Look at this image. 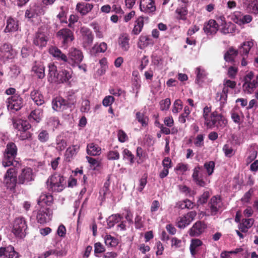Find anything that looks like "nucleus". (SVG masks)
Wrapping results in <instances>:
<instances>
[{
  "label": "nucleus",
  "mask_w": 258,
  "mask_h": 258,
  "mask_svg": "<svg viewBox=\"0 0 258 258\" xmlns=\"http://www.w3.org/2000/svg\"><path fill=\"white\" fill-rule=\"evenodd\" d=\"M17 154V147L13 142L9 143L4 153L2 164L5 167L14 165L15 159Z\"/></svg>",
  "instance_id": "nucleus-1"
},
{
  "label": "nucleus",
  "mask_w": 258,
  "mask_h": 258,
  "mask_svg": "<svg viewBox=\"0 0 258 258\" xmlns=\"http://www.w3.org/2000/svg\"><path fill=\"white\" fill-rule=\"evenodd\" d=\"M227 120L221 113L215 111L210 114V118L204 122L207 128L212 129L214 127L223 128L227 124Z\"/></svg>",
  "instance_id": "nucleus-2"
},
{
  "label": "nucleus",
  "mask_w": 258,
  "mask_h": 258,
  "mask_svg": "<svg viewBox=\"0 0 258 258\" xmlns=\"http://www.w3.org/2000/svg\"><path fill=\"white\" fill-rule=\"evenodd\" d=\"M47 188L52 191L60 192L66 185L64 177L59 174H54L46 182Z\"/></svg>",
  "instance_id": "nucleus-3"
},
{
  "label": "nucleus",
  "mask_w": 258,
  "mask_h": 258,
  "mask_svg": "<svg viewBox=\"0 0 258 258\" xmlns=\"http://www.w3.org/2000/svg\"><path fill=\"white\" fill-rule=\"evenodd\" d=\"M27 229L26 221L23 217H18L14 220L12 231L16 236L24 237L26 235Z\"/></svg>",
  "instance_id": "nucleus-4"
},
{
  "label": "nucleus",
  "mask_w": 258,
  "mask_h": 258,
  "mask_svg": "<svg viewBox=\"0 0 258 258\" xmlns=\"http://www.w3.org/2000/svg\"><path fill=\"white\" fill-rule=\"evenodd\" d=\"M84 56L82 52L76 48H71L68 53L67 62L72 66L79 65L83 60Z\"/></svg>",
  "instance_id": "nucleus-5"
},
{
  "label": "nucleus",
  "mask_w": 258,
  "mask_h": 258,
  "mask_svg": "<svg viewBox=\"0 0 258 258\" xmlns=\"http://www.w3.org/2000/svg\"><path fill=\"white\" fill-rule=\"evenodd\" d=\"M15 55L12 46L8 43H4L0 47V59L5 62L13 58Z\"/></svg>",
  "instance_id": "nucleus-6"
},
{
  "label": "nucleus",
  "mask_w": 258,
  "mask_h": 258,
  "mask_svg": "<svg viewBox=\"0 0 258 258\" xmlns=\"http://www.w3.org/2000/svg\"><path fill=\"white\" fill-rule=\"evenodd\" d=\"M82 44L84 48L90 46L93 41L94 36L91 31L87 27H82L80 30Z\"/></svg>",
  "instance_id": "nucleus-7"
},
{
  "label": "nucleus",
  "mask_w": 258,
  "mask_h": 258,
  "mask_svg": "<svg viewBox=\"0 0 258 258\" xmlns=\"http://www.w3.org/2000/svg\"><path fill=\"white\" fill-rule=\"evenodd\" d=\"M196 215V212L191 211L183 216L179 217L177 220V226L180 229L184 228L194 220Z\"/></svg>",
  "instance_id": "nucleus-8"
},
{
  "label": "nucleus",
  "mask_w": 258,
  "mask_h": 258,
  "mask_svg": "<svg viewBox=\"0 0 258 258\" xmlns=\"http://www.w3.org/2000/svg\"><path fill=\"white\" fill-rule=\"evenodd\" d=\"M23 99L19 95L16 94L8 99V109L19 110L23 106Z\"/></svg>",
  "instance_id": "nucleus-9"
},
{
  "label": "nucleus",
  "mask_w": 258,
  "mask_h": 258,
  "mask_svg": "<svg viewBox=\"0 0 258 258\" xmlns=\"http://www.w3.org/2000/svg\"><path fill=\"white\" fill-rule=\"evenodd\" d=\"M16 170L14 168L8 170L4 177V182L7 187L10 189H13L16 184Z\"/></svg>",
  "instance_id": "nucleus-10"
},
{
  "label": "nucleus",
  "mask_w": 258,
  "mask_h": 258,
  "mask_svg": "<svg viewBox=\"0 0 258 258\" xmlns=\"http://www.w3.org/2000/svg\"><path fill=\"white\" fill-rule=\"evenodd\" d=\"M154 0H140V9L146 14H152L156 11Z\"/></svg>",
  "instance_id": "nucleus-11"
},
{
  "label": "nucleus",
  "mask_w": 258,
  "mask_h": 258,
  "mask_svg": "<svg viewBox=\"0 0 258 258\" xmlns=\"http://www.w3.org/2000/svg\"><path fill=\"white\" fill-rule=\"evenodd\" d=\"M220 26V31L224 34L233 33L235 31V25L231 22H226L224 18L221 17L218 20Z\"/></svg>",
  "instance_id": "nucleus-12"
},
{
  "label": "nucleus",
  "mask_w": 258,
  "mask_h": 258,
  "mask_svg": "<svg viewBox=\"0 0 258 258\" xmlns=\"http://www.w3.org/2000/svg\"><path fill=\"white\" fill-rule=\"evenodd\" d=\"M57 36L62 40L63 44H66L74 40L73 32L68 28L60 29L57 33Z\"/></svg>",
  "instance_id": "nucleus-13"
},
{
  "label": "nucleus",
  "mask_w": 258,
  "mask_h": 258,
  "mask_svg": "<svg viewBox=\"0 0 258 258\" xmlns=\"http://www.w3.org/2000/svg\"><path fill=\"white\" fill-rule=\"evenodd\" d=\"M0 257H3V258H19V254L15 250L13 246L9 245L7 247L0 248Z\"/></svg>",
  "instance_id": "nucleus-14"
},
{
  "label": "nucleus",
  "mask_w": 258,
  "mask_h": 258,
  "mask_svg": "<svg viewBox=\"0 0 258 258\" xmlns=\"http://www.w3.org/2000/svg\"><path fill=\"white\" fill-rule=\"evenodd\" d=\"M219 25L216 21L211 19L205 23L203 30L207 35H213L218 30Z\"/></svg>",
  "instance_id": "nucleus-15"
},
{
  "label": "nucleus",
  "mask_w": 258,
  "mask_h": 258,
  "mask_svg": "<svg viewBox=\"0 0 258 258\" xmlns=\"http://www.w3.org/2000/svg\"><path fill=\"white\" fill-rule=\"evenodd\" d=\"M51 214V211L49 209L46 208L41 209L39 210L37 215L38 222L41 224L46 223L50 219Z\"/></svg>",
  "instance_id": "nucleus-16"
},
{
  "label": "nucleus",
  "mask_w": 258,
  "mask_h": 258,
  "mask_svg": "<svg viewBox=\"0 0 258 258\" xmlns=\"http://www.w3.org/2000/svg\"><path fill=\"white\" fill-rule=\"evenodd\" d=\"M222 203L220 198L213 197L209 203L211 214L215 215L222 206Z\"/></svg>",
  "instance_id": "nucleus-17"
},
{
  "label": "nucleus",
  "mask_w": 258,
  "mask_h": 258,
  "mask_svg": "<svg viewBox=\"0 0 258 258\" xmlns=\"http://www.w3.org/2000/svg\"><path fill=\"white\" fill-rule=\"evenodd\" d=\"M32 180H33V176L30 168L24 169L19 176V182L21 184L27 183Z\"/></svg>",
  "instance_id": "nucleus-18"
},
{
  "label": "nucleus",
  "mask_w": 258,
  "mask_h": 258,
  "mask_svg": "<svg viewBox=\"0 0 258 258\" xmlns=\"http://www.w3.org/2000/svg\"><path fill=\"white\" fill-rule=\"evenodd\" d=\"M49 52L57 60L67 62L68 60L67 56L56 46H50L49 48Z\"/></svg>",
  "instance_id": "nucleus-19"
},
{
  "label": "nucleus",
  "mask_w": 258,
  "mask_h": 258,
  "mask_svg": "<svg viewBox=\"0 0 258 258\" xmlns=\"http://www.w3.org/2000/svg\"><path fill=\"white\" fill-rule=\"evenodd\" d=\"M202 168V167L199 166L196 167L194 169L192 177L193 180L197 184L200 186L204 187L206 185V182L202 177V173H201Z\"/></svg>",
  "instance_id": "nucleus-20"
},
{
  "label": "nucleus",
  "mask_w": 258,
  "mask_h": 258,
  "mask_svg": "<svg viewBox=\"0 0 258 258\" xmlns=\"http://www.w3.org/2000/svg\"><path fill=\"white\" fill-rule=\"evenodd\" d=\"M47 40L48 39L44 33L38 32L34 37L33 43L39 47H43L46 46Z\"/></svg>",
  "instance_id": "nucleus-21"
},
{
  "label": "nucleus",
  "mask_w": 258,
  "mask_h": 258,
  "mask_svg": "<svg viewBox=\"0 0 258 258\" xmlns=\"http://www.w3.org/2000/svg\"><path fill=\"white\" fill-rule=\"evenodd\" d=\"M58 73L57 67L54 64L50 63L48 65V81L50 83H57L58 82Z\"/></svg>",
  "instance_id": "nucleus-22"
},
{
  "label": "nucleus",
  "mask_w": 258,
  "mask_h": 258,
  "mask_svg": "<svg viewBox=\"0 0 258 258\" xmlns=\"http://www.w3.org/2000/svg\"><path fill=\"white\" fill-rule=\"evenodd\" d=\"M243 4L248 12L258 13V0H243Z\"/></svg>",
  "instance_id": "nucleus-23"
},
{
  "label": "nucleus",
  "mask_w": 258,
  "mask_h": 258,
  "mask_svg": "<svg viewBox=\"0 0 258 258\" xmlns=\"http://www.w3.org/2000/svg\"><path fill=\"white\" fill-rule=\"evenodd\" d=\"M94 6L92 4L80 3L76 6V10L82 16L87 15L93 9Z\"/></svg>",
  "instance_id": "nucleus-24"
},
{
  "label": "nucleus",
  "mask_w": 258,
  "mask_h": 258,
  "mask_svg": "<svg viewBox=\"0 0 258 258\" xmlns=\"http://www.w3.org/2000/svg\"><path fill=\"white\" fill-rule=\"evenodd\" d=\"M18 21L14 18L9 17L7 21V26L4 30V32H15L18 30Z\"/></svg>",
  "instance_id": "nucleus-25"
},
{
  "label": "nucleus",
  "mask_w": 258,
  "mask_h": 258,
  "mask_svg": "<svg viewBox=\"0 0 258 258\" xmlns=\"http://www.w3.org/2000/svg\"><path fill=\"white\" fill-rule=\"evenodd\" d=\"M32 71L39 79H42L45 76V68L41 62H35L32 68Z\"/></svg>",
  "instance_id": "nucleus-26"
},
{
  "label": "nucleus",
  "mask_w": 258,
  "mask_h": 258,
  "mask_svg": "<svg viewBox=\"0 0 258 258\" xmlns=\"http://www.w3.org/2000/svg\"><path fill=\"white\" fill-rule=\"evenodd\" d=\"M205 225L201 222H196L190 229L189 234L191 236H197L203 232Z\"/></svg>",
  "instance_id": "nucleus-27"
},
{
  "label": "nucleus",
  "mask_w": 258,
  "mask_h": 258,
  "mask_svg": "<svg viewBox=\"0 0 258 258\" xmlns=\"http://www.w3.org/2000/svg\"><path fill=\"white\" fill-rule=\"evenodd\" d=\"M234 22L239 25L248 24L252 21V17L249 15H242L237 14L234 15Z\"/></svg>",
  "instance_id": "nucleus-28"
},
{
  "label": "nucleus",
  "mask_w": 258,
  "mask_h": 258,
  "mask_svg": "<svg viewBox=\"0 0 258 258\" xmlns=\"http://www.w3.org/2000/svg\"><path fill=\"white\" fill-rule=\"evenodd\" d=\"M153 44L154 42L150 36L141 35L138 40V47L141 49H143L147 46Z\"/></svg>",
  "instance_id": "nucleus-29"
},
{
  "label": "nucleus",
  "mask_w": 258,
  "mask_h": 258,
  "mask_svg": "<svg viewBox=\"0 0 258 258\" xmlns=\"http://www.w3.org/2000/svg\"><path fill=\"white\" fill-rule=\"evenodd\" d=\"M52 105L54 110L60 111L65 108L67 105V101L61 97H57L53 100Z\"/></svg>",
  "instance_id": "nucleus-30"
},
{
  "label": "nucleus",
  "mask_w": 258,
  "mask_h": 258,
  "mask_svg": "<svg viewBox=\"0 0 258 258\" xmlns=\"http://www.w3.org/2000/svg\"><path fill=\"white\" fill-rule=\"evenodd\" d=\"M254 220L252 218L243 219L238 225L239 230L241 232L246 233L248 229L252 226Z\"/></svg>",
  "instance_id": "nucleus-31"
},
{
  "label": "nucleus",
  "mask_w": 258,
  "mask_h": 258,
  "mask_svg": "<svg viewBox=\"0 0 258 258\" xmlns=\"http://www.w3.org/2000/svg\"><path fill=\"white\" fill-rule=\"evenodd\" d=\"M72 71L62 70L58 73L57 84L67 82L72 78Z\"/></svg>",
  "instance_id": "nucleus-32"
},
{
  "label": "nucleus",
  "mask_w": 258,
  "mask_h": 258,
  "mask_svg": "<svg viewBox=\"0 0 258 258\" xmlns=\"http://www.w3.org/2000/svg\"><path fill=\"white\" fill-rule=\"evenodd\" d=\"M144 25V18L143 17H138L135 22L134 26L132 31V34L138 35L142 31Z\"/></svg>",
  "instance_id": "nucleus-33"
},
{
  "label": "nucleus",
  "mask_w": 258,
  "mask_h": 258,
  "mask_svg": "<svg viewBox=\"0 0 258 258\" xmlns=\"http://www.w3.org/2000/svg\"><path fill=\"white\" fill-rule=\"evenodd\" d=\"M195 73L196 74V83L201 84L207 78L208 73L205 69L200 67L196 68Z\"/></svg>",
  "instance_id": "nucleus-34"
},
{
  "label": "nucleus",
  "mask_w": 258,
  "mask_h": 258,
  "mask_svg": "<svg viewBox=\"0 0 258 258\" xmlns=\"http://www.w3.org/2000/svg\"><path fill=\"white\" fill-rule=\"evenodd\" d=\"M202 241L199 239H192L190 244V252L192 256H195L198 253L200 247L202 246Z\"/></svg>",
  "instance_id": "nucleus-35"
},
{
  "label": "nucleus",
  "mask_w": 258,
  "mask_h": 258,
  "mask_svg": "<svg viewBox=\"0 0 258 258\" xmlns=\"http://www.w3.org/2000/svg\"><path fill=\"white\" fill-rule=\"evenodd\" d=\"M130 37L126 34L120 35L118 39V44L124 51H127L130 47L129 43Z\"/></svg>",
  "instance_id": "nucleus-36"
},
{
  "label": "nucleus",
  "mask_w": 258,
  "mask_h": 258,
  "mask_svg": "<svg viewBox=\"0 0 258 258\" xmlns=\"http://www.w3.org/2000/svg\"><path fill=\"white\" fill-rule=\"evenodd\" d=\"M87 152L91 156H97L101 154V149L97 145L91 143L87 145Z\"/></svg>",
  "instance_id": "nucleus-37"
},
{
  "label": "nucleus",
  "mask_w": 258,
  "mask_h": 258,
  "mask_svg": "<svg viewBox=\"0 0 258 258\" xmlns=\"http://www.w3.org/2000/svg\"><path fill=\"white\" fill-rule=\"evenodd\" d=\"M253 46V40L251 39L243 42L239 49V52L241 55H247L251 48Z\"/></svg>",
  "instance_id": "nucleus-38"
},
{
  "label": "nucleus",
  "mask_w": 258,
  "mask_h": 258,
  "mask_svg": "<svg viewBox=\"0 0 258 258\" xmlns=\"http://www.w3.org/2000/svg\"><path fill=\"white\" fill-rule=\"evenodd\" d=\"M30 95L32 99L37 105H41L44 102L43 96L38 90H33Z\"/></svg>",
  "instance_id": "nucleus-39"
},
{
  "label": "nucleus",
  "mask_w": 258,
  "mask_h": 258,
  "mask_svg": "<svg viewBox=\"0 0 258 258\" xmlns=\"http://www.w3.org/2000/svg\"><path fill=\"white\" fill-rule=\"evenodd\" d=\"M14 127L19 131H26L30 128V124L25 120H18L14 122Z\"/></svg>",
  "instance_id": "nucleus-40"
},
{
  "label": "nucleus",
  "mask_w": 258,
  "mask_h": 258,
  "mask_svg": "<svg viewBox=\"0 0 258 258\" xmlns=\"http://www.w3.org/2000/svg\"><path fill=\"white\" fill-rule=\"evenodd\" d=\"M53 200V197L51 195L42 194L40 196L37 202L39 205H42L43 204L49 205L52 203Z\"/></svg>",
  "instance_id": "nucleus-41"
},
{
  "label": "nucleus",
  "mask_w": 258,
  "mask_h": 258,
  "mask_svg": "<svg viewBox=\"0 0 258 258\" xmlns=\"http://www.w3.org/2000/svg\"><path fill=\"white\" fill-rule=\"evenodd\" d=\"M42 112L40 109H35L31 111L29 116L30 121H35L36 122H39L41 118Z\"/></svg>",
  "instance_id": "nucleus-42"
},
{
  "label": "nucleus",
  "mask_w": 258,
  "mask_h": 258,
  "mask_svg": "<svg viewBox=\"0 0 258 258\" xmlns=\"http://www.w3.org/2000/svg\"><path fill=\"white\" fill-rule=\"evenodd\" d=\"M257 82L255 80H252V82H244L243 85V89L245 92L247 93H251L254 89L256 88Z\"/></svg>",
  "instance_id": "nucleus-43"
},
{
  "label": "nucleus",
  "mask_w": 258,
  "mask_h": 258,
  "mask_svg": "<svg viewBox=\"0 0 258 258\" xmlns=\"http://www.w3.org/2000/svg\"><path fill=\"white\" fill-rule=\"evenodd\" d=\"M228 91V89L225 87L223 88L222 92L217 93L216 99L220 102L221 104H224L226 103Z\"/></svg>",
  "instance_id": "nucleus-44"
},
{
  "label": "nucleus",
  "mask_w": 258,
  "mask_h": 258,
  "mask_svg": "<svg viewBox=\"0 0 258 258\" xmlns=\"http://www.w3.org/2000/svg\"><path fill=\"white\" fill-rule=\"evenodd\" d=\"M237 51L233 48H230L224 54V59L226 61L232 62L237 54Z\"/></svg>",
  "instance_id": "nucleus-45"
},
{
  "label": "nucleus",
  "mask_w": 258,
  "mask_h": 258,
  "mask_svg": "<svg viewBox=\"0 0 258 258\" xmlns=\"http://www.w3.org/2000/svg\"><path fill=\"white\" fill-rule=\"evenodd\" d=\"M120 219L121 218L119 215H112L109 216L107 220L108 227L110 228L112 227L115 223L120 221Z\"/></svg>",
  "instance_id": "nucleus-46"
},
{
  "label": "nucleus",
  "mask_w": 258,
  "mask_h": 258,
  "mask_svg": "<svg viewBox=\"0 0 258 258\" xmlns=\"http://www.w3.org/2000/svg\"><path fill=\"white\" fill-rule=\"evenodd\" d=\"M123 159L130 161V165L134 163V155L127 149H124L122 151Z\"/></svg>",
  "instance_id": "nucleus-47"
},
{
  "label": "nucleus",
  "mask_w": 258,
  "mask_h": 258,
  "mask_svg": "<svg viewBox=\"0 0 258 258\" xmlns=\"http://www.w3.org/2000/svg\"><path fill=\"white\" fill-rule=\"evenodd\" d=\"M136 119L142 124L143 126H147L148 122V118L143 113L138 112L136 113Z\"/></svg>",
  "instance_id": "nucleus-48"
},
{
  "label": "nucleus",
  "mask_w": 258,
  "mask_h": 258,
  "mask_svg": "<svg viewBox=\"0 0 258 258\" xmlns=\"http://www.w3.org/2000/svg\"><path fill=\"white\" fill-rule=\"evenodd\" d=\"M104 242L106 245L115 246L117 244V240L110 235H106L104 237Z\"/></svg>",
  "instance_id": "nucleus-49"
},
{
  "label": "nucleus",
  "mask_w": 258,
  "mask_h": 258,
  "mask_svg": "<svg viewBox=\"0 0 258 258\" xmlns=\"http://www.w3.org/2000/svg\"><path fill=\"white\" fill-rule=\"evenodd\" d=\"M107 48V44L105 42H101V43L96 44L92 48V50L96 53L104 52Z\"/></svg>",
  "instance_id": "nucleus-50"
},
{
  "label": "nucleus",
  "mask_w": 258,
  "mask_h": 258,
  "mask_svg": "<svg viewBox=\"0 0 258 258\" xmlns=\"http://www.w3.org/2000/svg\"><path fill=\"white\" fill-rule=\"evenodd\" d=\"M191 111L189 110V107L187 106L184 108V112L181 114L178 118L179 121L182 123H185L186 121V118L190 114Z\"/></svg>",
  "instance_id": "nucleus-51"
},
{
  "label": "nucleus",
  "mask_w": 258,
  "mask_h": 258,
  "mask_svg": "<svg viewBox=\"0 0 258 258\" xmlns=\"http://www.w3.org/2000/svg\"><path fill=\"white\" fill-rule=\"evenodd\" d=\"M223 151L226 157H231L234 154V151L231 146L225 144L223 147Z\"/></svg>",
  "instance_id": "nucleus-52"
},
{
  "label": "nucleus",
  "mask_w": 258,
  "mask_h": 258,
  "mask_svg": "<svg viewBox=\"0 0 258 258\" xmlns=\"http://www.w3.org/2000/svg\"><path fill=\"white\" fill-rule=\"evenodd\" d=\"M49 137V134L46 131L42 130L38 134V139L41 142L44 143L48 140Z\"/></svg>",
  "instance_id": "nucleus-53"
},
{
  "label": "nucleus",
  "mask_w": 258,
  "mask_h": 258,
  "mask_svg": "<svg viewBox=\"0 0 258 258\" xmlns=\"http://www.w3.org/2000/svg\"><path fill=\"white\" fill-rule=\"evenodd\" d=\"M107 157L109 160H118L120 157V154L116 150H111L108 152Z\"/></svg>",
  "instance_id": "nucleus-54"
},
{
  "label": "nucleus",
  "mask_w": 258,
  "mask_h": 258,
  "mask_svg": "<svg viewBox=\"0 0 258 258\" xmlns=\"http://www.w3.org/2000/svg\"><path fill=\"white\" fill-rule=\"evenodd\" d=\"M204 167L206 169L209 175H211L214 171L215 163L213 161H209L204 164Z\"/></svg>",
  "instance_id": "nucleus-55"
},
{
  "label": "nucleus",
  "mask_w": 258,
  "mask_h": 258,
  "mask_svg": "<svg viewBox=\"0 0 258 258\" xmlns=\"http://www.w3.org/2000/svg\"><path fill=\"white\" fill-rule=\"evenodd\" d=\"M67 147V142L65 140L63 139H61L60 138H57L56 139V149L58 151H62L63 150Z\"/></svg>",
  "instance_id": "nucleus-56"
},
{
  "label": "nucleus",
  "mask_w": 258,
  "mask_h": 258,
  "mask_svg": "<svg viewBox=\"0 0 258 258\" xmlns=\"http://www.w3.org/2000/svg\"><path fill=\"white\" fill-rule=\"evenodd\" d=\"M171 104L170 99L169 98H166L160 101V105L161 110H167Z\"/></svg>",
  "instance_id": "nucleus-57"
},
{
  "label": "nucleus",
  "mask_w": 258,
  "mask_h": 258,
  "mask_svg": "<svg viewBox=\"0 0 258 258\" xmlns=\"http://www.w3.org/2000/svg\"><path fill=\"white\" fill-rule=\"evenodd\" d=\"M182 109V104L180 100H176L173 104L172 112L173 113L177 114Z\"/></svg>",
  "instance_id": "nucleus-58"
},
{
  "label": "nucleus",
  "mask_w": 258,
  "mask_h": 258,
  "mask_svg": "<svg viewBox=\"0 0 258 258\" xmlns=\"http://www.w3.org/2000/svg\"><path fill=\"white\" fill-rule=\"evenodd\" d=\"M253 192V189L251 188L244 194L243 197L241 199L242 202L243 204L248 203L249 202Z\"/></svg>",
  "instance_id": "nucleus-59"
},
{
  "label": "nucleus",
  "mask_w": 258,
  "mask_h": 258,
  "mask_svg": "<svg viewBox=\"0 0 258 258\" xmlns=\"http://www.w3.org/2000/svg\"><path fill=\"white\" fill-rule=\"evenodd\" d=\"M147 182V177L143 176L139 180V185L137 187V190L139 192H142V190H143L144 188L145 187V185H146Z\"/></svg>",
  "instance_id": "nucleus-60"
},
{
  "label": "nucleus",
  "mask_w": 258,
  "mask_h": 258,
  "mask_svg": "<svg viewBox=\"0 0 258 258\" xmlns=\"http://www.w3.org/2000/svg\"><path fill=\"white\" fill-rule=\"evenodd\" d=\"M114 98L113 96H107L103 99L102 104L105 107L109 106L114 102Z\"/></svg>",
  "instance_id": "nucleus-61"
},
{
  "label": "nucleus",
  "mask_w": 258,
  "mask_h": 258,
  "mask_svg": "<svg viewBox=\"0 0 258 258\" xmlns=\"http://www.w3.org/2000/svg\"><path fill=\"white\" fill-rule=\"evenodd\" d=\"M209 192L208 191L204 192L199 198L197 202L198 204L202 205L206 203L208 200V198L209 197Z\"/></svg>",
  "instance_id": "nucleus-62"
},
{
  "label": "nucleus",
  "mask_w": 258,
  "mask_h": 258,
  "mask_svg": "<svg viewBox=\"0 0 258 258\" xmlns=\"http://www.w3.org/2000/svg\"><path fill=\"white\" fill-rule=\"evenodd\" d=\"M90 109V102L88 100H84L82 101L81 107V111L88 112Z\"/></svg>",
  "instance_id": "nucleus-63"
},
{
  "label": "nucleus",
  "mask_w": 258,
  "mask_h": 258,
  "mask_svg": "<svg viewBox=\"0 0 258 258\" xmlns=\"http://www.w3.org/2000/svg\"><path fill=\"white\" fill-rule=\"evenodd\" d=\"M176 13L177 14V18L178 19L185 20L186 19V12L183 9H177L176 10Z\"/></svg>",
  "instance_id": "nucleus-64"
}]
</instances>
